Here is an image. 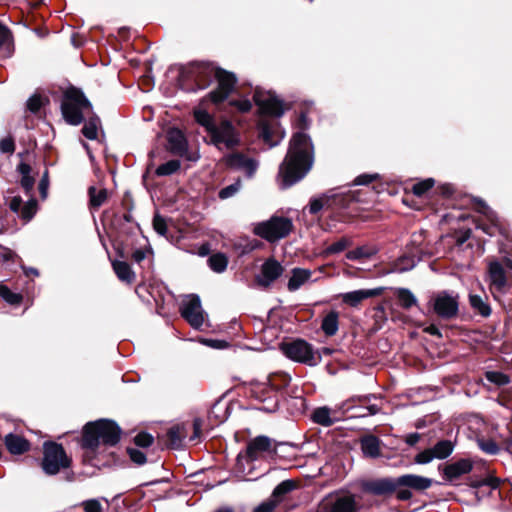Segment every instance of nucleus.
Listing matches in <instances>:
<instances>
[{
  "instance_id": "nucleus-44",
  "label": "nucleus",
  "mask_w": 512,
  "mask_h": 512,
  "mask_svg": "<svg viewBox=\"0 0 512 512\" xmlns=\"http://www.w3.org/2000/svg\"><path fill=\"white\" fill-rule=\"evenodd\" d=\"M242 188V182L240 178H237L234 183L222 188L218 192V197L221 200H226L234 197Z\"/></svg>"
},
{
  "instance_id": "nucleus-55",
  "label": "nucleus",
  "mask_w": 512,
  "mask_h": 512,
  "mask_svg": "<svg viewBox=\"0 0 512 512\" xmlns=\"http://www.w3.org/2000/svg\"><path fill=\"white\" fill-rule=\"evenodd\" d=\"M15 151V142L11 136L0 140V153L12 154Z\"/></svg>"
},
{
  "instance_id": "nucleus-50",
  "label": "nucleus",
  "mask_w": 512,
  "mask_h": 512,
  "mask_svg": "<svg viewBox=\"0 0 512 512\" xmlns=\"http://www.w3.org/2000/svg\"><path fill=\"white\" fill-rule=\"evenodd\" d=\"M37 201L30 199L21 209V216L26 220H31L36 213Z\"/></svg>"
},
{
  "instance_id": "nucleus-36",
  "label": "nucleus",
  "mask_w": 512,
  "mask_h": 512,
  "mask_svg": "<svg viewBox=\"0 0 512 512\" xmlns=\"http://www.w3.org/2000/svg\"><path fill=\"white\" fill-rule=\"evenodd\" d=\"M100 126V119L98 116L93 115L89 117L88 121L82 128L83 135L89 140H95L98 136V128Z\"/></svg>"
},
{
  "instance_id": "nucleus-46",
  "label": "nucleus",
  "mask_w": 512,
  "mask_h": 512,
  "mask_svg": "<svg viewBox=\"0 0 512 512\" xmlns=\"http://www.w3.org/2000/svg\"><path fill=\"white\" fill-rule=\"evenodd\" d=\"M477 444H478V447L483 452H485L486 454H489V455H496L500 451L498 444L492 439L479 438V439H477Z\"/></svg>"
},
{
  "instance_id": "nucleus-35",
  "label": "nucleus",
  "mask_w": 512,
  "mask_h": 512,
  "mask_svg": "<svg viewBox=\"0 0 512 512\" xmlns=\"http://www.w3.org/2000/svg\"><path fill=\"white\" fill-rule=\"evenodd\" d=\"M89 204L92 208H99L107 200V190L105 188L97 189L94 186L89 187Z\"/></svg>"
},
{
  "instance_id": "nucleus-13",
  "label": "nucleus",
  "mask_w": 512,
  "mask_h": 512,
  "mask_svg": "<svg viewBox=\"0 0 512 512\" xmlns=\"http://www.w3.org/2000/svg\"><path fill=\"white\" fill-rule=\"evenodd\" d=\"M168 150L176 156L185 158L188 161L196 162L199 159L198 153L188 151V142L179 129H171L167 134Z\"/></svg>"
},
{
  "instance_id": "nucleus-61",
  "label": "nucleus",
  "mask_w": 512,
  "mask_h": 512,
  "mask_svg": "<svg viewBox=\"0 0 512 512\" xmlns=\"http://www.w3.org/2000/svg\"><path fill=\"white\" fill-rule=\"evenodd\" d=\"M394 493H396V498L400 501H408L413 496L411 490L406 487H400Z\"/></svg>"
},
{
  "instance_id": "nucleus-30",
  "label": "nucleus",
  "mask_w": 512,
  "mask_h": 512,
  "mask_svg": "<svg viewBox=\"0 0 512 512\" xmlns=\"http://www.w3.org/2000/svg\"><path fill=\"white\" fill-rule=\"evenodd\" d=\"M112 267L119 280L128 284L134 281L135 273L127 262L115 260L112 262Z\"/></svg>"
},
{
  "instance_id": "nucleus-6",
  "label": "nucleus",
  "mask_w": 512,
  "mask_h": 512,
  "mask_svg": "<svg viewBox=\"0 0 512 512\" xmlns=\"http://www.w3.org/2000/svg\"><path fill=\"white\" fill-rule=\"evenodd\" d=\"M70 465L71 459L67 456L61 444L56 442L44 443L41 467L46 475H56L61 469L69 468Z\"/></svg>"
},
{
  "instance_id": "nucleus-49",
  "label": "nucleus",
  "mask_w": 512,
  "mask_h": 512,
  "mask_svg": "<svg viewBox=\"0 0 512 512\" xmlns=\"http://www.w3.org/2000/svg\"><path fill=\"white\" fill-rule=\"evenodd\" d=\"M433 186H434V179L428 178L424 181L414 184L412 187V191L416 196H422Z\"/></svg>"
},
{
  "instance_id": "nucleus-21",
  "label": "nucleus",
  "mask_w": 512,
  "mask_h": 512,
  "mask_svg": "<svg viewBox=\"0 0 512 512\" xmlns=\"http://www.w3.org/2000/svg\"><path fill=\"white\" fill-rule=\"evenodd\" d=\"M490 285L498 291H503L507 286V277L503 265L499 261H492L488 265Z\"/></svg>"
},
{
  "instance_id": "nucleus-22",
  "label": "nucleus",
  "mask_w": 512,
  "mask_h": 512,
  "mask_svg": "<svg viewBox=\"0 0 512 512\" xmlns=\"http://www.w3.org/2000/svg\"><path fill=\"white\" fill-rule=\"evenodd\" d=\"M383 288H374V289H360L354 290L351 292L344 293L342 295V300L344 303L350 306H357L360 302L365 299L372 298L378 296L382 293Z\"/></svg>"
},
{
  "instance_id": "nucleus-48",
  "label": "nucleus",
  "mask_w": 512,
  "mask_h": 512,
  "mask_svg": "<svg viewBox=\"0 0 512 512\" xmlns=\"http://www.w3.org/2000/svg\"><path fill=\"white\" fill-rule=\"evenodd\" d=\"M0 296L11 305L19 304L22 300L20 294L12 292L8 287L3 285L0 286Z\"/></svg>"
},
{
  "instance_id": "nucleus-57",
  "label": "nucleus",
  "mask_w": 512,
  "mask_h": 512,
  "mask_svg": "<svg viewBox=\"0 0 512 512\" xmlns=\"http://www.w3.org/2000/svg\"><path fill=\"white\" fill-rule=\"evenodd\" d=\"M230 104L232 106H235L237 108V110L242 113L248 112L252 108V102L247 98H243L240 100H233L230 102Z\"/></svg>"
},
{
  "instance_id": "nucleus-20",
  "label": "nucleus",
  "mask_w": 512,
  "mask_h": 512,
  "mask_svg": "<svg viewBox=\"0 0 512 512\" xmlns=\"http://www.w3.org/2000/svg\"><path fill=\"white\" fill-rule=\"evenodd\" d=\"M432 479L415 474H405L398 477L400 487H406L410 490L424 491L432 486Z\"/></svg>"
},
{
  "instance_id": "nucleus-28",
  "label": "nucleus",
  "mask_w": 512,
  "mask_h": 512,
  "mask_svg": "<svg viewBox=\"0 0 512 512\" xmlns=\"http://www.w3.org/2000/svg\"><path fill=\"white\" fill-rule=\"evenodd\" d=\"M361 450L364 456L369 458H377L380 456L381 441L374 435H365L360 439Z\"/></svg>"
},
{
  "instance_id": "nucleus-63",
  "label": "nucleus",
  "mask_w": 512,
  "mask_h": 512,
  "mask_svg": "<svg viewBox=\"0 0 512 512\" xmlns=\"http://www.w3.org/2000/svg\"><path fill=\"white\" fill-rule=\"evenodd\" d=\"M48 186H49L48 171L46 170L39 182V191H40L42 198H46Z\"/></svg>"
},
{
  "instance_id": "nucleus-52",
  "label": "nucleus",
  "mask_w": 512,
  "mask_h": 512,
  "mask_svg": "<svg viewBox=\"0 0 512 512\" xmlns=\"http://www.w3.org/2000/svg\"><path fill=\"white\" fill-rule=\"evenodd\" d=\"M154 438L152 435L146 432L137 434L134 438V442L137 446L146 448L152 445Z\"/></svg>"
},
{
  "instance_id": "nucleus-2",
  "label": "nucleus",
  "mask_w": 512,
  "mask_h": 512,
  "mask_svg": "<svg viewBox=\"0 0 512 512\" xmlns=\"http://www.w3.org/2000/svg\"><path fill=\"white\" fill-rule=\"evenodd\" d=\"M198 89H205L212 79L217 81V87L208 94L211 102L218 104L224 101L233 91L236 77L223 69L216 68L212 64H196L192 69Z\"/></svg>"
},
{
  "instance_id": "nucleus-1",
  "label": "nucleus",
  "mask_w": 512,
  "mask_h": 512,
  "mask_svg": "<svg viewBox=\"0 0 512 512\" xmlns=\"http://www.w3.org/2000/svg\"><path fill=\"white\" fill-rule=\"evenodd\" d=\"M314 162L311 138L303 131L293 134L285 159L278 172L281 189H287L300 181L310 171Z\"/></svg>"
},
{
  "instance_id": "nucleus-4",
  "label": "nucleus",
  "mask_w": 512,
  "mask_h": 512,
  "mask_svg": "<svg viewBox=\"0 0 512 512\" xmlns=\"http://www.w3.org/2000/svg\"><path fill=\"white\" fill-rule=\"evenodd\" d=\"M92 105L84 93L76 88H68L61 102V112L65 121L77 126L83 122L86 111L91 110Z\"/></svg>"
},
{
  "instance_id": "nucleus-47",
  "label": "nucleus",
  "mask_w": 512,
  "mask_h": 512,
  "mask_svg": "<svg viewBox=\"0 0 512 512\" xmlns=\"http://www.w3.org/2000/svg\"><path fill=\"white\" fill-rule=\"evenodd\" d=\"M485 376L489 382L497 386H505L510 383V377L499 371H488Z\"/></svg>"
},
{
  "instance_id": "nucleus-59",
  "label": "nucleus",
  "mask_w": 512,
  "mask_h": 512,
  "mask_svg": "<svg viewBox=\"0 0 512 512\" xmlns=\"http://www.w3.org/2000/svg\"><path fill=\"white\" fill-rule=\"evenodd\" d=\"M379 175L377 173L374 174H362L355 178L354 184L355 185H367L374 180L378 179Z\"/></svg>"
},
{
  "instance_id": "nucleus-60",
  "label": "nucleus",
  "mask_w": 512,
  "mask_h": 512,
  "mask_svg": "<svg viewBox=\"0 0 512 512\" xmlns=\"http://www.w3.org/2000/svg\"><path fill=\"white\" fill-rule=\"evenodd\" d=\"M41 106H42L41 98L39 96H37V95L31 96L27 100V108L32 113L38 112L40 110Z\"/></svg>"
},
{
  "instance_id": "nucleus-19",
  "label": "nucleus",
  "mask_w": 512,
  "mask_h": 512,
  "mask_svg": "<svg viewBox=\"0 0 512 512\" xmlns=\"http://www.w3.org/2000/svg\"><path fill=\"white\" fill-rule=\"evenodd\" d=\"M259 135L270 147H274L284 138V131H280L275 121L263 120L259 123Z\"/></svg>"
},
{
  "instance_id": "nucleus-27",
  "label": "nucleus",
  "mask_w": 512,
  "mask_h": 512,
  "mask_svg": "<svg viewBox=\"0 0 512 512\" xmlns=\"http://www.w3.org/2000/svg\"><path fill=\"white\" fill-rule=\"evenodd\" d=\"M478 203L480 204L479 211L487 217L491 222V225H478L477 228L490 236H494L497 231L499 233H503L501 227L497 223V216L494 211H492L482 200H479Z\"/></svg>"
},
{
  "instance_id": "nucleus-33",
  "label": "nucleus",
  "mask_w": 512,
  "mask_h": 512,
  "mask_svg": "<svg viewBox=\"0 0 512 512\" xmlns=\"http://www.w3.org/2000/svg\"><path fill=\"white\" fill-rule=\"evenodd\" d=\"M17 170L21 174V186L25 190L27 194H30V192L33 190L34 187V178L30 176L31 173V166L27 163L21 162Z\"/></svg>"
},
{
  "instance_id": "nucleus-7",
  "label": "nucleus",
  "mask_w": 512,
  "mask_h": 512,
  "mask_svg": "<svg viewBox=\"0 0 512 512\" xmlns=\"http://www.w3.org/2000/svg\"><path fill=\"white\" fill-rule=\"evenodd\" d=\"M292 229L293 222L290 218L272 216L269 220L256 224L254 233L269 242H276L287 237Z\"/></svg>"
},
{
  "instance_id": "nucleus-31",
  "label": "nucleus",
  "mask_w": 512,
  "mask_h": 512,
  "mask_svg": "<svg viewBox=\"0 0 512 512\" xmlns=\"http://www.w3.org/2000/svg\"><path fill=\"white\" fill-rule=\"evenodd\" d=\"M339 328V313L330 311L322 320L321 329L326 336H334Z\"/></svg>"
},
{
  "instance_id": "nucleus-58",
  "label": "nucleus",
  "mask_w": 512,
  "mask_h": 512,
  "mask_svg": "<svg viewBox=\"0 0 512 512\" xmlns=\"http://www.w3.org/2000/svg\"><path fill=\"white\" fill-rule=\"evenodd\" d=\"M327 201L326 197L313 198L309 203V212L311 214H317L322 210L324 203Z\"/></svg>"
},
{
  "instance_id": "nucleus-18",
  "label": "nucleus",
  "mask_w": 512,
  "mask_h": 512,
  "mask_svg": "<svg viewBox=\"0 0 512 512\" xmlns=\"http://www.w3.org/2000/svg\"><path fill=\"white\" fill-rule=\"evenodd\" d=\"M348 409L349 407H346L345 403H343L335 410H331L327 406L318 407L312 414V420L319 425L329 427L336 421L340 420V416L338 417L336 415L338 411L344 414Z\"/></svg>"
},
{
  "instance_id": "nucleus-64",
  "label": "nucleus",
  "mask_w": 512,
  "mask_h": 512,
  "mask_svg": "<svg viewBox=\"0 0 512 512\" xmlns=\"http://www.w3.org/2000/svg\"><path fill=\"white\" fill-rule=\"evenodd\" d=\"M471 234L472 231L470 229L460 231L456 236V245L462 246L471 237Z\"/></svg>"
},
{
  "instance_id": "nucleus-29",
  "label": "nucleus",
  "mask_w": 512,
  "mask_h": 512,
  "mask_svg": "<svg viewBox=\"0 0 512 512\" xmlns=\"http://www.w3.org/2000/svg\"><path fill=\"white\" fill-rule=\"evenodd\" d=\"M311 276L312 271L309 269L293 268L287 284L288 290L291 292L298 290L303 284L310 280Z\"/></svg>"
},
{
  "instance_id": "nucleus-40",
  "label": "nucleus",
  "mask_w": 512,
  "mask_h": 512,
  "mask_svg": "<svg viewBox=\"0 0 512 512\" xmlns=\"http://www.w3.org/2000/svg\"><path fill=\"white\" fill-rule=\"evenodd\" d=\"M295 488L296 484L293 480L282 481L274 488L271 497L274 500H278L279 503L286 494L293 491Z\"/></svg>"
},
{
  "instance_id": "nucleus-10",
  "label": "nucleus",
  "mask_w": 512,
  "mask_h": 512,
  "mask_svg": "<svg viewBox=\"0 0 512 512\" xmlns=\"http://www.w3.org/2000/svg\"><path fill=\"white\" fill-rule=\"evenodd\" d=\"M212 143L218 149H230L238 144V138L235 133V128L228 120L222 121L219 125L214 127L209 132Z\"/></svg>"
},
{
  "instance_id": "nucleus-53",
  "label": "nucleus",
  "mask_w": 512,
  "mask_h": 512,
  "mask_svg": "<svg viewBox=\"0 0 512 512\" xmlns=\"http://www.w3.org/2000/svg\"><path fill=\"white\" fill-rule=\"evenodd\" d=\"M435 455H434V452L431 449H426L420 453H418L415 458H414V461L415 463L417 464H428L430 463L433 459H435Z\"/></svg>"
},
{
  "instance_id": "nucleus-14",
  "label": "nucleus",
  "mask_w": 512,
  "mask_h": 512,
  "mask_svg": "<svg viewBox=\"0 0 512 512\" xmlns=\"http://www.w3.org/2000/svg\"><path fill=\"white\" fill-rule=\"evenodd\" d=\"M181 316L193 327L200 328L204 323L203 309L198 295H190L180 308Z\"/></svg>"
},
{
  "instance_id": "nucleus-38",
  "label": "nucleus",
  "mask_w": 512,
  "mask_h": 512,
  "mask_svg": "<svg viewBox=\"0 0 512 512\" xmlns=\"http://www.w3.org/2000/svg\"><path fill=\"white\" fill-rule=\"evenodd\" d=\"M209 267L216 273H222L228 265L227 257L222 253H216L208 258Z\"/></svg>"
},
{
  "instance_id": "nucleus-45",
  "label": "nucleus",
  "mask_w": 512,
  "mask_h": 512,
  "mask_svg": "<svg viewBox=\"0 0 512 512\" xmlns=\"http://www.w3.org/2000/svg\"><path fill=\"white\" fill-rule=\"evenodd\" d=\"M194 117L197 123L205 127L208 132L214 127L215 123L212 116L205 110L197 109L194 111Z\"/></svg>"
},
{
  "instance_id": "nucleus-54",
  "label": "nucleus",
  "mask_w": 512,
  "mask_h": 512,
  "mask_svg": "<svg viewBox=\"0 0 512 512\" xmlns=\"http://www.w3.org/2000/svg\"><path fill=\"white\" fill-rule=\"evenodd\" d=\"M128 454H129V457L130 459L138 464V465H143L144 463H146V455L145 453H143L142 451H140L139 449L137 448H129L127 450Z\"/></svg>"
},
{
  "instance_id": "nucleus-24",
  "label": "nucleus",
  "mask_w": 512,
  "mask_h": 512,
  "mask_svg": "<svg viewBox=\"0 0 512 512\" xmlns=\"http://www.w3.org/2000/svg\"><path fill=\"white\" fill-rule=\"evenodd\" d=\"M7 450L14 455H21L29 450V442L22 436L9 433L4 438Z\"/></svg>"
},
{
  "instance_id": "nucleus-26",
  "label": "nucleus",
  "mask_w": 512,
  "mask_h": 512,
  "mask_svg": "<svg viewBox=\"0 0 512 512\" xmlns=\"http://www.w3.org/2000/svg\"><path fill=\"white\" fill-rule=\"evenodd\" d=\"M418 261L419 259H416L414 255L403 254L389 264L387 273H404L410 271L416 266Z\"/></svg>"
},
{
  "instance_id": "nucleus-9",
  "label": "nucleus",
  "mask_w": 512,
  "mask_h": 512,
  "mask_svg": "<svg viewBox=\"0 0 512 512\" xmlns=\"http://www.w3.org/2000/svg\"><path fill=\"white\" fill-rule=\"evenodd\" d=\"M283 353L291 360L315 366L320 360V356L316 355L313 347L302 339L284 343L281 346Z\"/></svg>"
},
{
  "instance_id": "nucleus-62",
  "label": "nucleus",
  "mask_w": 512,
  "mask_h": 512,
  "mask_svg": "<svg viewBox=\"0 0 512 512\" xmlns=\"http://www.w3.org/2000/svg\"><path fill=\"white\" fill-rule=\"evenodd\" d=\"M85 512H101L102 507L99 501L93 499L84 503Z\"/></svg>"
},
{
  "instance_id": "nucleus-16",
  "label": "nucleus",
  "mask_w": 512,
  "mask_h": 512,
  "mask_svg": "<svg viewBox=\"0 0 512 512\" xmlns=\"http://www.w3.org/2000/svg\"><path fill=\"white\" fill-rule=\"evenodd\" d=\"M283 272V266L276 259L268 258L262 264L260 273L256 276V282L261 287L267 288L275 282Z\"/></svg>"
},
{
  "instance_id": "nucleus-39",
  "label": "nucleus",
  "mask_w": 512,
  "mask_h": 512,
  "mask_svg": "<svg viewBox=\"0 0 512 512\" xmlns=\"http://www.w3.org/2000/svg\"><path fill=\"white\" fill-rule=\"evenodd\" d=\"M454 446L450 440H441L437 442L432 450L437 459H445L451 455Z\"/></svg>"
},
{
  "instance_id": "nucleus-3",
  "label": "nucleus",
  "mask_w": 512,
  "mask_h": 512,
  "mask_svg": "<svg viewBox=\"0 0 512 512\" xmlns=\"http://www.w3.org/2000/svg\"><path fill=\"white\" fill-rule=\"evenodd\" d=\"M121 429L109 419L87 423L83 428L82 447L94 452L100 444L115 446L120 441Z\"/></svg>"
},
{
  "instance_id": "nucleus-25",
  "label": "nucleus",
  "mask_w": 512,
  "mask_h": 512,
  "mask_svg": "<svg viewBox=\"0 0 512 512\" xmlns=\"http://www.w3.org/2000/svg\"><path fill=\"white\" fill-rule=\"evenodd\" d=\"M469 304H470V307L472 308V310L476 314H478L484 318L489 317L492 313V309L488 302V297L486 294L470 293L469 294Z\"/></svg>"
},
{
  "instance_id": "nucleus-37",
  "label": "nucleus",
  "mask_w": 512,
  "mask_h": 512,
  "mask_svg": "<svg viewBox=\"0 0 512 512\" xmlns=\"http://www.w3.org/2000/svg\"><path fill=\"white\" fill-rule=\"evenodd\" d=\"M185 437H186V433L184 432V429L181 426L171 427L167 432V438H168L169 444L173 448L182 447L183 440Z\"/></svg>"
},
{
  "instance_id": "nucleus-41",
  "label": "nucleus",
  "mask_w": 512,
  "mask_h": 512,
  "mask_svg": "<svg viewBox=\"0 0 512 512\" xmlns=\"http://www.w3.org/2000/svg\"><path fill=\"white\" fill-rule=\"evenodd\" d=\"M181 167L179 160L172 159L157 167L155 173L157 176H170L176 173Z\"/></svg>"
},
{
  "instance_id": "nucleus-43",
  "label": "nucleus",
  "mask_w": 512,
  "mask_h": 512,
  "mask_svg": "<svg viewBox=\"0 0 512 512\" xmlns=\"http://www.w3.org/2000/svg\"><path fill=\"white\" fill-rule=\"evenodd\" d=\"M12 34L11 31L0 22V49L7 52L8 55L12 52Z\"/></svg>"
},
{
  "instance_id": "nucleus-32",
  "label": "nucleus",
  "mask_w": 512,
  "mask_h": 512,
  "mask_svg": "<svg viewBox=\"0 0 512 512\" xmlns=\"http://www.w3.org/2000/svg\"><path fill=\"white\" fill-rule=\"evenodd\" d=\"M377 252L378 249L376 247L363 245L348 251L346 253V258L351 261L369 259L375 254H377Z\"/></svg>"
},
{
  "instance_id": "nucleus-11",
  "label": "nucleus",
  "mask_w": 512,
  "mask_h": 512,
  "mask_svg": "<svg viewBox=\"0 0 512 512\" xmlns=\"http://www.w3.org/2000/svg\"><path fill=\"white\" fill-rule=\"evenodd\" d=\"M253 100L261 114L280 117L284 113L283 102L272 92L256 89Z\"/></svg>"
},
{
  "instance_id": "nucleus-12",
  "label": "nucleus",
  "mask_w": 512,
  "mask_h": 512,
  "mask_svg": "<svg viewBox=\"0 0 512 512\" xmlns=\"http://www.w3.org/2000/svg\"><path fill=\"white\" fill-rule=\"evenodd\" d=\"M222 161L227 168L241 171L247 178H252L259 166L258 161L238 152L225 155Z\"/></svg>"
},
{
  "instance_id": "nucleus-17",
  "label": "nucleus",
  "mask_w": 512,
  "mask_h": 512,
  "mask_svg": "<svg viewBox=\"0 0 512 512\" xmlns=\"http://www.w3.org/2000/svg\"><path fill=\"white\" fill-rule=\"evenodd\" d=\"M361 505L356 496L351 493L337 496L334 500L322 506L319 512H359Z\"/></svg>"
},
{
  "instance_id": "nucleus-5",
  "label": "nucleus",
  "mask_w": 512,
  "mask_h": 512,
  "mask_svg": "<svg viewBox=\"0 0 512 512\" xmlns=\"http://www.w3.org/2000/svg\"><path fill=\"white\" fill-rule=\"evenodd\" d=\"M459 294L453 290L434 292L429 299L428 306L432 312L442 320H453L459 314Z\"/></svg>"
},
{
  "instance_id": "nucleus-34",
  "label": "nucleus",
  "mask_w": 512,
  "mask_h": 512,
  "mask_svg": "<svg viewBox=\"0 0 512 512\" xmlns=\"http://www.w3.org/2000/svg\"><path fill=\"white\" fill-rule=\"evenodd\" d=\"M396 296L399 305L403 309H410L412 306H415L418 303L416 296L408 288L396 289Z\"/></svg>"
},
{
  "instance_id": "nucleus-23",
  "label": "nucleus",
  "mask_w": 512,
  "mask_h": 512,
  "mask_svg": "<svg viewBox=\"0 0 512 512\" xmlns=\"http://www.w3.org/2000/svg\"><path fill=\"white\" fill-rule=\"evenodd\" d=\"M473 469V463L469 459H460L454 463L448 464L444 468V476L452 481L460 476L469 473Z\"/></svg>"
},
{
  "instance_id": "nucleus-42",
  "label": "nucleus",
  "mask_w": 512,
  "mask_h": 512,
  "mask_svg": "<svg viewBox=\"0 0 512 512\" xmlns=\"http://www.w3.org/2000/svg\"><path fill=\"white\" fill-rule=\"evenodd\" d=\"M352 245V240L348 237H342L333 244L329 245L324 251L325 256L338 254Z\"/></svg>"
},
{
  "instance_id": "nucleus-8",
  "label": "nucleus",
  "mask_w": 512,
  "mask_h": 512,
  "mask_svg": "<svg viewBox=\"0 0 512 512\" xmlns=\"http://www.w3.org/2000/svg\"><path fill=\"white\" fill-rule=\"evenodd\" d=\"M277 452L275 441L268 436L259 435L247 444L245 452H240L237 456L238 465L243 459L254 462L263 457L264 454L275 455Z\"/></svg>"
},
{
  "instance_id": "nucleus-51",
  "label": "nucleus",
  "mask_w": 512,
  "mask_h": 512,
  "mask_svg": "<svg viewBox=\"0 0 512 512\" xmlns=\"http://www.w3.org/2000/svg\"><path fill=\"white\" fill-rule=\"evenodd\" d=\"M153 228L161 236H165L167 233L166 219L160 214H155L153 218Z\"/></svg>"
},
{
  "instance_id": "nucleus-15",
  "label": "nucleus",
  "mask_w": 512,
  "mask_h": 512,
  "mask_svg": "<svg viewBox=\"0 0 512 512\" xmlns=\"http://www.w3.org/2000/svg\"><path fill=\"white\" fill-rule=\"evenodd\" d=\"M361 488L365 493L372 494L374 496H390L399 488L398 477L365 480L362 481Z\"/></svg>"
},
{
  "instance_id": "nucleus-56",
  "label": "nucleus",
  "mask_w": 512,
  "mask_h": 512,
  "mask_svg": "<svg viewBox=\"0 0 512 512\" xmlns=\"http://www.w3.org/2000/svg\"><path fill=\"white\" fill-rule=\"evenodd\" d=\"M278 505V500H274L272 497L261 504H259L254 512H272Z\"/></svg>"
}]
</instances>
